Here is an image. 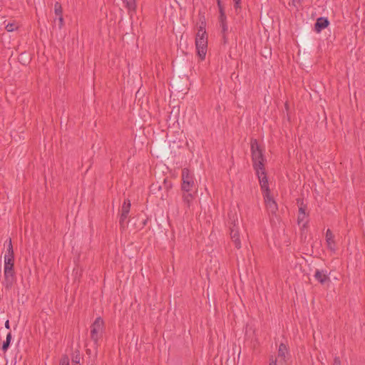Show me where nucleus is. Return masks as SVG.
<instances>
[{
    "instance_id": "obj_29",
    "label": "nucleus",
    "mask_w": 365,
    "mask_h": 365,
    "mask_svg": "<svg viewBox=\"0 0 365 365\" xmlns=\"http://www.w3.org/2000/svg\"><path fill=\"white\" fill-rule=\"evenodd\" d=\"M54 22H58V28L60 29H62L64 25V20L63 16H56V18L54 19Z\"/></svg>"
},
{
    "instance_id": "obj_28",
    "label": "nucleus",
    "mask_w": 365,
    "mask_h": 365,
    "mask_svg": "<svg viewBox=\"0 0 365 365\" xmlns=\"http://www.w3.org/2000/svg\"><path fill=\"white\" fill-rule=\"evenodd\" d=\"M161 185H163V188L166 191H168L173 186L171 181L167 178H164Z\"/></svg>"
},
{
    "instance_id": "obj_34",
    "label": "nucleus",
    "mask_w": 365,
    "mask_h": 365,
    "mask_svg": "<svg viewBox=\"0 0 365 365\" xmlns=\"http://www.w3.org/2000/svg\"><path fill=\"white\" fill-rule=\"evenodd\" d=\"M227 34H222V42L224 45H225L228 43Z\"/></svg>"
},
{
    "instance_id": "obj_35",
    "label": "nucleus",
    "mask_w": 365,
    "mask_h": 365,
    "mask_svg": "<svg viewBox=\"0 0 365 365\" xmlns=\"http://www.w3.org/2000/svg\"><path fill=\"white\" fill-rule=\"evenodd\" d=\"M333 365H341V362L339 356L334 357Z\"/></svg>"
},
{
    "instance_id": "obj_40",
    "label": "nucleus",
    "mask_w": 365,
    "mask_h": 365,
    "mask_svg": "<svg viewBox=\"0 0 365 365\" xmlns=\"http://www.w3.org/2000/svg\"><path fill=\"white\" fill-rule=\"evenodd\" d=\"M307 224V222H306L305 223L303 224V227H306V225Z\"/></svg>"
},
{
    "instance_id": "obj_22",
    "label": "nucleus",
    "mask_w": 365,
    "mask_h": 365,
    "mask_svg": "<svg viewBox=\"0 0 365 365\" xmlns=\"http://www.w3.org/2000/svg\"><path fill=\"white\" fill-rule=\"evenodd\" d=\"M288 353V348L286 344L281 343L279 346L278 356L282 358L285 361L286 354Z\"/></svg>"
},
{
    "instance_id": "obj_1",
    "label": "nucleus",
    "mask_w": 365,
    "mask_h": 365,
    "mask_svg": "<svg viewBox=\"0 0 365 365\" xmlns=\"http://www.w3.org/2000/svg\"><path fill=\"white\" fill-rule=\"evenodd\" d=\"M250 150L253 168L256 171V174H259V170H261V174H263L265 169L264 162L266 160L263 154V150L259 145L257 139H251Z\"/></svg>"
},
{
    "instance_id": "obj_3",
    "label": "nucleus",
    "mask_w": 365,
    "mask_h": 365,
    "mask_svg": "<svg viewBox=\"0 0 365 365\" xmlns=\"http://www.w3.org/2000/svg\"><path fill=\"white\" fill-rule=\"evenodd\" d=\"M197 56L201 61L205 58L207 49V35L197 33L195 38Z\"/></svg>"
},
{
    "instance_id": "obj_17",
    "label": "nucleus",
    "mask_w": 365,
    "mask_h": 365,
    "mask_svg": "<svg viewBox=\"0 0 365 365\" xmlns=\"http://www.w3.org/2000/svg\"><path fill=\"white\" fill-rule=\"evenodd\" d=\"M162 189L163 185L159 182H153L150 186V191L152 194L160 195V197L163 199V195L160 193Z\"/></svg>"
},
{
    "instance_id": "obj_31",
    "label": "nucleus",
    "mask_w": 365,
    "mask_h": 365,
    "mask_svg": "<svg viewBox=\"0 0 365 365\" xmlns=\"http://www.w3.org/2000/svg\"><path fill=\"white\" fill-rule=\"evenodd\" d=\"M220 26L221 27V34H227V31H228L227 23L221 24H220Z\"/></svg>"
},
{
    "instance_id": "obj_13",
    "label": "nucleus",
    "mask_w": 365,
    "mask_h": 365,
    "mask_svg": "<svg viewBox=\"0 0 365 365\" xmlns=\"http://www.w3.org/2000/svg\"><path fill=\"white\" fill-rule=\"evenodd\" d=\"M326 241L328 249L330 250L331 251L335 252L336 242L334 240V235L329 229H328L326 232Z\"/></svg>"
},
{
    "instance_id": "obj_25",
    "label": "nucleus",
    "mask_w": 365,
    "mask_h": 365,
    "mask_svg": "<svg viewBox=\"0 0 365 365\" xmlns=\"http://www.w3.org/2000/svg\"><path fill=\"white\" fill-rule=\"evenodd\" d=\"M4 256H9V257H14V253L12 246L11 240L9 239V245L6 249V253Z\"/></svg>"
},
{
    "instance_id": "obj_14",
    "label": "nucleus",
    "mask_w": 365,
    "mask_h": 365,
    "mask_svg": "<svg viewBox=\"0 0 365 365\" xmlns=\"http://www.w3.org/2000/svg\"><path fill=\"white\" fill-rule=\"evenodd\" d=\"M189 66V61L185 58H179L176 61V68L179 74H184Z\"/></svg>"
},
{
    "instance_id": "obj_43",
    "label": "nucleus",
    "mask_w": 365,
    "mask_h": 365,
    "mask_svg": "<svg viewBox=\"0 0 365 365\" xmlns=\"http://www.w3.org/2000/svg\"><path fill=\"white\" fill-rule=\"evenodd\" d=\"M293 3H297V1L296 0H293Z\"/></svg>"
},
{
    "instance_id": "obj_23",
    "label": "nucleus",
    "mask_w": 365,
    "mask_h": 365,
    "mask_svg": "<svg viewBox=\"0 0 365 365\" xmlns=\"http://www.w3.org/2000/svg\"><path fill=\"white\" fill-rule=\"evenodd\" d=\"M14 269V257L4 256V269Z\"/></svg>"
},
{
    "instance_id": "obj_16",
    "label": "nucleus",
    "mask_w": 365,
    "mask_h": 365,
    "mask_svg": "<svg viewBox=\"0 0 365 365\" xmlns=\"http://www.w3.org/2000/svg\"><path fill=\"white\" fill-rule=\"evenodd\" d=\"M217 4L218 9H219V13H220V15H219L220 24L227 23V16H226L225 11V8H224L223 5L222 4L221 0L217 1Z\"/></svg>"
},
{
    "instance_id": "obj_24",
    "label": "nucleus",
    "mask_w": 365,
    "mask_h": 365,
    "mask_svg": "<svg viewBox=\"0 0 365 365\" xmlns=\"http://www.w3.org/2000/svg\"><path fill=\"white\" fill-rule=\"evenodd\" d=\"M297 203L299 205V212L302 213L304 215H307L306 210L307 209V206L306 204L304 203L303 199H297Z\"/></svg>"
},
{
    "instance_id": "obj_6",
    "label": "nucleus",
    "mask_w": 365,
    "mask_h": 365,
    "mask_svg": "<svg viewBox=\"0 0 365 365\" xmlns=\"http://www.w3.org/2000/svg\"><path fill=\"white\" fill-rule=\"evenodd\" d=\"M4 282L3 284L6 289L9 290L12 288L16 282V273L14 269H9L4 270Z\"/></svg>"
},
{
    "instance_id": "obj_15",
    "label": "nucleus",
    "mask_w": 365,
    "mask_h": 365,
    "mask_svg": "<svg viewBox=\"0 0 365 365\" xmlns=\"http://www.w3.org/2000/svg\"><path fill=\"white\" fill-rule=\"evenodd\" d=\"M198 18H199V21H200V26H199L197 33L207 34L206 31H205L206 19H205V14L203 12H202L201 11H199Z\"/></svg>"
},
{
    "instance_id": "obj_10",
    "label": "nucleus",
    "mask_w": 365,
    "mask_h": 365,
    "mask_svg": "<svg viewBox=\"0 0 365 365\" xmlns=\"http://www.w3.org/2000/svg\"><path fill=\"white\" fill-rule=\"evenodd\" d=\"M314 277L322 285L331 282L329 274L327 271L316 269Z\"/></svg>"
},
{
    "instance_id": "obj_11",
    "label": "nucleus",
    "mask_w": 365,
    "mask_h": 365,
    "mask_svg": "<svg viewBox=\"0 0 365 365\" xmlns=\"http://www.w3.org/2000/svg\"><path fill=\"white\" fill-rule=\"evenodd\" d=\"M329 25V21L327 17H319L314 24V30L319 33Z\"/></svg>"
},
{
    "instance_id": "obj_41",
    "label": "nucleus",
    "mask_w": 365,
    "mask_h": 365,
    "mask_svg": "<svg viewBox=\"0 0 365 365\" xmlns=\"http://www.w3.org/2000/svg\"><path fill=\"white\" fill-rule=\"evenodd\" d=\"M233 1H236V0H233ZM237 1H241V0H237Z\"/></svg>"
},
{
    "instance_id": "obj_8",
    "label": "nucleus",
    "mask_w": 365,
    "mask_h": 365,
    "mask_svg": "<svg viewBox=\"0 0 365 365\" xmlns=\"http://www.w3.org/2000/svg\"><path fill=\"white\" fill-rule=\"evenodd\" d=\"M261 189L262 190L263 196L270 195V190L269 187L268 178L267 176L266 170H264V173L261 174V170H259V174H257Z\"/></svg>"
},
{
    "instance_id": "obj_27",
    "label": "nucleus",
    "mask_w": 365,
    "mask_h": 365,
    "mask_svg": "<svg viewBox=\"0 0 365 365\" xmlns=\"http://www.w3.org/2000/svg\"><path fill=\"white\" fill-rule=\"evenodd\" d=\"M19 29V26L17 25V24L14 21L12 23H9L6 27H5V29L8 31V32H11V31H16Z\"/></svg>"
},
{
    "instance_id": "obj_2",
    "label": "nucleus",
    "mask_w": 365,
    "mask_h": 365,
    "mask_svg": "<svg viewBox=\"0 0 365 365\" xmlns=\"http://www.w3.org/2000/svg\"><path fill=\"white\" fill-rule=\"evenodd\" d=\"M237 222V214L232 212L228 213V225L230 228V235L232 242L235 244V247L237 249L241 248V242L240 239V233L238 227L236 224Z\"/></svg>"
},
{
    "instance_id": "obj_32",
    "label": "nucleus",
    "mask_w": 365,
    "mask_h": 365,
    "mask_svg": "<svg viewBox=\"0 0 365 365\" xmlns=\"http://www.w3.org/2000/svg\"><path fill=\"white\" fill-rule=\"evenodd\" d=\"M305 216H306V215L299 212L298 217H297V222L299 225H300L304 221Z\"/></svg>"
},
{
    "instance_id": "obj_21",
    "label": "nucleus",
    "mask_w": 365,
    "mask_h": 365,
    "mask_svg": "<svg viewBox=\"0 0 365 365\" xmlns=\"http://www.w3.org/2000/svg\"><path fill=\"white\" fill-rule=\"evenodd\" d=\"M82 359L80 351L78 349H76L72 353V357H71V361L73 363V365H81L80 361Z\"/></svg>"
},
{
    "instance_id": "obj_19",
    "label": "nucleus",
    "mask_w": 365,
    "mask_h": 365,
    "mask_svg": "<svg viewBox=\"0 0 365 365\" xmlns=\"http://www.w3.org/2000/svg\"><path fill=\"white\" fill-rule=\"evenodd\" d=\"M11 339H12V334L11 332H9L6 334V340L4 341V342L2 343L1 347V349L2 350V351L4 353H6L8 351V349L10 346Z\"/></svg>"
},
{
    "instance_id": "obj_20",
    "label": "nucleus",
    "mask_w": 365,
    "mask_h": 365,
    "mask_svg": "<svg viewBox=\"0 0 365 365\" xmlns=\"http://www.w3.org/2000/svg\"><path fill=\"white\" fill-rule=\"evenodd\" d=\"M125 6L128 10V14L132 16L131 12L136 11V0H125Z\"/></svg>"
},
{
    "instance_id": "obj_5",
    "label": "nucleus",
    "mask_w": 365,
    "mask_h": 365,
    "mask_svg": "<svg viewBox=\"0 0 365 365\" xmlns=\"http://www.w3.org/2000/svg\"><path fill=\"white\" fill-rule=\"evenodd\" d=\"M194 176L190 170L185 168L182 170V191H191L195 186Z\"/></svg>"
},
{
    "instance_id": "obj_4",
    "label": "nucleus",
    "mask_w": 365,
    "mask_h": 365,
    "mask_svg": "<svg viewBox=\"0 0 365 365\" xmlns=\"http://www.w3.org/2000/svg\"><path fill=\"white\" fill-rule=\"evenodd\" d=\"M104 329V321L101 317H97L91 326V338L95 343L98 344V339L102 336Z\"/></svg>"
},
{
    "instance_id": "obj_12",
    "label": "nucleus",
    "mask_w": 365,
    "mask_h": 365,
    "mask_svg": "<svg viewBox=\"0 0 365 365\" xmlns=\"http://www.w3.org/2000/svg\"><path fill=\"white\" fill-rule=\"evenodd\" d=\"M182 199L185 207V211H187L190 209L191 203L195 199V195L190 193V191H182Z\"/></svg>"
},
{
    "instance_id": "obj_30",
    "label": "nucleus",
    "mask_w": 365,
    "mask_h": 365,
    "mask_svg": "<svg viewBox=\"0 0 365 365\" xmlns=\"http://www.w3.org/2000/svg\"><path fill=\"white\" fill-rule=\"evenodd\" d=\"M69 357L67 355H63L60 360L59 365H69Z\"/></svg>"
},
{
    "instance_id": "obj_33",
    "label": "nucleus",
    "mask_w": 365,
    "mask_h": 365,
    "mask_svg": "<svg viewBox=\"0 0 365 365\" xmlns=\"http://www.w3.org/2000/svg\"><path fill=\"white\" fill-rule=\"evenodd\" d=\"M234 2V8L235 11L237 12L239 9H241V1H233Z\"/></svg>"
},
{
    "instance_id": "obj_38",
    "label": "nucleus",
    "mask_w": 365,
    "mask_h": 365,
    "mask_svg": "<svg viewBox=\"0 0 365 365\" xmlns=\"http://www.w3.org/2000/svg\"><path fill=\"white\" fill-rule=\"evenodd\" d=\"M269 365H277V361H276V360H272V361L269 363Z\"/></svg>"
},
{
    "instance_id": "obj_36",
    "label": "nucleus",
    "mask_w": 365,
    "mask_h": 365,
    "mask_svg": "<svg viewBox=\"0 0 365 365\" xmlns=\"http://www.w3.org/2000/svg\"><path fill=\"white\" fill-rule=\"evenodd\" d=\"M5 327L8 329H10V326H9V320H6V322H5Z\"/></svg>"
},
{
    "instance_id": "obj_39",
    "label": "nucleus",
    "mask_w": 365,
    "mask_h": 365,
    "mask_svg": "<svg viewBox=\"0 0 365 365\" xmlns=\"http://www.w3.org/2000/svg\"><path fill=\"white\" fill-rule=\"evenodd\" d=\"M288 107H289V106H288V103H285V108H286V109H288Z\"/></svg>"
},
{
    "instance_id": "obj_37",
    "label": "nucleus",
    "mask_w": 365,
    "mask_h": 365,
    "mask_svg": "<svg viewBox=\"0 0 365 365\" xmlns=\"http://www.w3.org/2000/svg\"><path fill=\"white\" fill-rule=\"evenodd\" d=\"M147 222H148V219L143 220V221L142 222V227H143L146 225Z\"/></svg>"
},
{
    "instance_id": "obj_7",
    "label": "nucleus",
    "mask_w": 365,
    "mask_h": 365,
    "mask_svg": "<svg viewBox=\"0 0 365 365\" xmlns=\"http://www.w3.org/2000/svg\"><path fill=\"white\" fill-rule=\"evenodd\" d=\"M131 203L130 200L126 199L124 200L121 207V213L119 220L120 227L122 229H125L124 221L127 219L130 212Z\"/></svg>"
},
{
    "instance_id": "obj_18",
    "label": "nucleus",
    "mask_w": 365,
    "mask_h": 365,
    "mask_svg": "<svg viewBox=\"0 0 365 365\" xmlns=\"http://www.w3.org/2000/svg\"><path fill=\"white\" fill-rule=\"evenodd\" d=\"M19 62L24 65L26 66L29 64L31 61V57L29 56V53L27 52H22L18 58Z\"/></svg>"
},
{
    "instance_id": "obj_26",
    "label": "nucleus",
    "mask_w": 365,
    "mask_h": 365,
    "mask_svg": "<svg viewBox=\"0 0 365 365\" xmlns=\"http://www.w3.org/2000/svg\"><path fill=\"white\" fill-rule=\"evenodd\" d=\"M54 12L56 16H63V9L59 2H56L54 4Z\"/></svg>"
},
{
    "instance_id": "obj_42",
    "label": "nucleus",
    "mask_w": 365,
    "mask_h": 365,
    "mask_svg": "<svg viewBox=\"0 0 365 365\" xmlns=\"http://www.w3.org/2000/svg\"><path fill=\"white\" fill-rule=\"evenodd\" d=\"M293 3H297V1L296 0H293Z\"/></svg>"
},
{
    "instance_id": "obj_9",
    "label": "nucleus",
    "mask_w": 365,
    "mask_h": 365,
    "mask_svg": "<svg viewBox=\"0 0 365 365\" xmlns=\"http://www.w3.org/2000/svg\"><path fill=\"white\" fill-rule=\"evenodd\" d=\"M266 207L269 213L276 215L278 211V206L271 195L264 196Z\"/></svg>"
}]
</instances>
